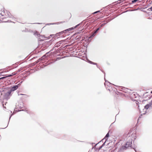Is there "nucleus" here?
<instances>
[{
	"mask_svg": "<svg viewBox=\"0 0 152 152\" xmlns=\"http://www.w3.org/2000/svg\"><path fill=\"white\" fill-rule=\"evenodd\" d=\"M43 57L44 56H42V57L39 58L37 61L31 63L29 64V66L30 67H32L34 66L36 64H37L36 66L34 68L31 69V70L32 71V72H35V71L43 68L44 67L52 63V62H48L45 61L43 58Z\"/></svg>",
	"mask_w": 152,
	"mask_h": 152,
	"instance_id": "obj_1",
	"label": "nucleus"
},
{
	"mask_svg": "<svg viewBox=\"0 0 152 152\" xmlns=\"http://www.w3.org/2000/svg\"><path fill=\"white\" fill-rule=\"evenodd\" d=\"M80 23H79L76 25L75 26L72 27L71 28H69L65 29L64 31L59 32L58 33H57L55 35V36L54 38H58V37H57L60 36L61 35L63 34L62 36H68L70 35V33L71 32V31L75 28H76L78 27V26H80Z\"/></svg>",
	"mask_w": 152,
	"mask_h": 152,
	"instance_id": "obj_2",
	"label": "nucleus"
},
{
	"mask_svg": "<svg viewBox=\"0 0 152 152\" xmlns=\"http://www.w3.org/2000/svg\"><path fill=\"white\" fill-rule=\"evenodd\" d=\"M55 36V35L54 34H51L50 35V36L48 37V39H49V38L50 37H52V39L48 41H45L44 42H43L42 45H41V48L42 50H44L45 49H46L48 48L49 46L51 45L52 42L55 40H56V38L54 39V37Z\"/></svg>",
	"mask_w": 152,
	"mask_h": 152,
	"instance_id": "obj_3",
	"label": "nucleus"
},
{
	"mask_svg": "<svg viewBox=\"0 0 152 152\" xmlns=\"http://www.w3.org/2000/svg\"><path fill=\"white\" fill-rule=\"evenodd\" d=\"M132 139H129L128 141L124 145H123L119 149L118 152H121L123 151L124 150H126L129 147L132 148Z\"/></svg>",
	"mask_w": 152,
	"mask_h": 152,
	"instance_id": "obj_4",
	"label": "nucleus"
},
{
	"mask_svg": "<svg viewBox=\"0 0 152 152\" xmlns=\"http://www.w3.org/2000/svg\"><path fill=\"white\" fill-rule=\"evenodd\" d=\"M23 82V81H21L19 84L17 85L12 86L10 87H7L5 88L3 91H5V90H8L12 93V92L16 90L18 88L20 87Z\"/></svg>",
	"mask_w": 152,
	"mask_h": 152,
	"instance_id": "obj_5",
	"label": "nucleus"
},
{
	"mask_svg": "<svg viewBox=\"0 0 152 152\" xmlns=\"http://www.w3.org/2000/svg\"><path fill=\"white\" fill-rule=\"evenodd\" d=\"M6 90H5V91H5ZM7 90L8 91L4 93V94L3 96V99L4 100H7L12 95V93L8 90Z\"/></svg>",
	"mask_w": 152,
	"mask_h": 152,
	"instance_id": "obj_6",
	"label": "nucleus"
},
{
	"mask_svg": "<svg viewBox=\"0 0 152 152\" xmlns=\"http://www.w3.org/2000/svg\"><path fill=\"white\" fill-rule=\"evenodd\" d=\"M34 34L37 35L38 37H39V41H43L44 39L46 38L47 37L45 36L44 35H41L40 34L38 33L37 32L34 33Z\"/></svg>",
	"mask_w": 152,
	"mask_h": 152,
	"instance_id": "obj_7",
	"label": "nucleus"
},
{
	"mask_svg": "<svg viewBox=\"0 0 152 152\" xmlns=\"http://www.w3.org/2000/svg\"><path fill=\"white\" fill-rule=\"evenodd\" d=\"M55 52H53V56H61V55H60V53H59L60 52H62V51H61L60 50V49L59 48H58L56 50V49H55Z\"/></svg>",
	"mask_w": 152,
	"mask_h": 152,
	"instance_id": "obj_8",
	"label": "nucleus"
},
{
	"mask_svg": "<svg viewBox=\"0 0 152 152\" xmlns=\"http://www.w3.org/2000/svg\"><path fill=\"white\" fill-rule=\"evenodd\" d=\"M24 107L23 103L21 101L17 105H16V108L21 109L23 108Z\"/></svg>",
	"mask_w": 152,
	"mask_h": 152,
	"instance_id": "obj_9",
	"label": "nucleus"
},
{
	"mask_svg": "<svg viewBox=\"0 0 152 152\" xmlns=\"http://www.w3.org/2000/svg\"><path fill=\"white\" fill-rule=\"evenodd\" d=\"M104 79L105 82V83H104V85L106 88V87H107L111 86L112 85H114L113 84L109 82L107 80H106L105 78V77Z\"/></svg>",
	"mask_w": 152,
	"mask_h": 152,
	"instance_id": "obj_10",
	"label": "nucleus"
},
{
	"mask_svg": "<svg viewBox=\"0 0 152 152\" xmlns=\"http://www.w3.org/2000/svg\"><path fill=\"white\" fill-rule=\"evenodd\" d=\"M152 105V99L149 103L147 104L144 106V109L146 110H148Z\"/></svg>",
	"mask_w": 152,
	"mask_h": 152,
	"instance_id": "obj_11",
	"label": "nucleus"
},
{
	"mask_svg": "<svg viewBox=\"0 0 152 152\" xmlns=\"http://www.w3.org/2000/svg\"><path fill=\"white\" fill-rule=\"evenodd\" d=\"M106 89L110 91V92L112 90L114 91H115V90H117V89L115 88H112V86H109V87H107L106 88Z\"/></svg>",
	"mask_w": 152,
	"mask_h": 152,
	"instance_id": "obj_12",
	"label": "nucleus"
},
{
	"mask_svg": "<svg viewBox=\"0 0 152 152\" xmlns=\"http://www.w3.org/2000/svg\"><path fill=\"white\" fill-rule=\"evenodd\" d=\"M110 136L109 132L107 134L104 138L103 140H107L108 138Z\"/></svg>",
	"mask_w": 152,
	"mask_h": 152,
	"instance_id": "obj_13",
	"label": "nucleus"
},
{
	"mask_svg": "<svg viewBox=\"0 0 152 152\" xmlns=\"http://www.w3.org/2000/svg\"><path fill=\"white\" fill-rule=\"evenodd\" d=\"M61 41H59L58 42H57L54 45V48L56 47L58 48L59 46H60L61 44Z\"/></svg>",
	"mask_w": 152,
	"mask_h": 152,
	"instance_id": "obj_14",
	"label": "nucleus"
},
{
	"mask_svg": "<svg viewBox=\"0 0 152 152\" xmlns=\"http://www.w3.org/2000/svg\"><path fill=\"white\" fill-rule=\"evenodd\" d=\"M62 23V22H58L57 23H47L46 24V25H55V24H60V23Z\"/></svg>",
	"mask_w": 152,
	"mask_h": 152,
	"instance_id": "obj_15",
	"label": "nucleus"
},
{
	"mask_svg": "<svg viewBox=\"0 0 152 152\" xmlns=\"http://www.w3.org/2000/svg\"><path fill=\"white\" fill-rule=\"evenodd\" d=\"M117 87H118L119 88L120 90H125L126 89H127V88H126L122 87V86H115Z\"/></svg>",
	"mask_w": 152,
	"mask_h": 152,
	"instance_id": "obj_16",
	"label": "nucleus"
},
{
	"mask_svg": "<svg viewBox=\"0 0 152 152\" xmlns=\"http://www.w3.org/2000/svg\"><path fill=\"white\" fill-rule=\"evenodd\" d=\"M81 38V37L80 35H77L75 37V39L77 40H80Z\"/></svg>",
	"mask_w": 152,
	"mask_h": 152,
	"instance_id": "obj_17",
	"label": "nucleus"
},
{
	"mask_svg": "<svg viewBox=\"0 0 152 152\" xmlns=\"http://www.w3.org/2000/svg\"><path fill=\"white\" fill-rule=\"evenodd\" d=\"M100 28L101 27H99L96 29L93 32L96 34L98 32V31L100 29Z\"/></svg>",
	"mask_w": 152,
	"mask_h": 152,
	"instance_id": "obj_18",
	"label": "nucleus"
},
{
	"mask_svg": "<svg viewBox=\"0 0 152 152\" xmlns=\"http://www.w3.org/2000/svg\"><path fill=\"white\" fill-rule=\"evenodd\" d=\"M7 13L8 16L10 18H13V17L12 16V15H11V14L10 12H7Z\"/></svg>",
	"mask_w": 152,
	"mask_h": 152,
	"instance_id": "obj_19",
	"label": "nucleus"
},
{
	"mask_svg": "<svg viewBox=\"0 0 152 152\" xmlns=\"http://www.w3.org/2000/svg\"><path fill=\"white\" fill-rule=\"evenodd\" d=\"M89 63L91 64L96 65L97 67L98 68H99V67L98 66L97 63L95 62H94L91 61V62H90V63Z\"/></svg>",
	"mask_w": 152,
	"mask_h": 152,
	"instance_id": "obj_20",
	"label": "nucleus"
},
{
	"mask_svg": "<svg viewBox=\"0 0 152 152\" xmlns=\"http://www.w3.org/2000/svg\"><path fill=\"white\" fill-rule=\"evenodd\" d=\"M95 35L96 34H94V33L93 32V33L91 35L89 38H91V39L93 38L95 36Z\"/></svg>",
	"mask_w": 152,
	"mask_h": 152,
	"instance_id": "obj_21",
	"label": "nucleus"
},
{
	"mask_svg": "<svg viewBox=\"0 0 152 152\" xmlns=\"http://www.w3.org/2000/svg\"><path fill=\"white\" fill-rule=\"evenodd\" d=\"M82 32V30H80L79 31H77V32H76L75 33V34H80Z\"/></svg>",
	"mask_w": 152,
	"mask_h": 152,
	"instance_id": "obj_22",
	"label": "nucleus"
},
{
	"mask_svg": "<svg viewBox=\"0 0 152 152\" xmlns=\"http://www.w3.org/2000/svg\"><path fill=\"white\" fill-rule=\"evenodd\" d=\"M138 95H139L137 93H135L133 94V96L134 97L136 98L137 96Z\"/></svg>",
	"mask_w": 152,
	"mask_h": 152,
	"instance_id": "obj_23",
	"label": "nucleus"
},
{
	"mask_svg": "<svg viewBox=\"0 0 152 152\" xmlns=\"http://www.w3.org/2000/svg\"><path fill=\"white\" fill-rule=\"evenodd\" d=\"M120 142H117L116 143L115 145V149H117V148H118V143H119Z\"/></svg>",
	"mask_w": 152,
	"mask_h": 152,
	"instance_id": "obj_24",
	"label": "nucleus"
},
{
	"mask_svg": "<svg viewBox=\"0 0 152 152\" xmlns=\"http://www.w3.org/2000/svg\"><path fill=\"white\" fill-rule=\"evenodd\" d=\"M146 112H147V111H146V110H145V113H143L142 114H141L140 115L139 118H138V120L139 119V118H141V117H142V115L145 114Z\"/></svg>",
	"mask_w": 152,
	"mask_h": 152,
	"instance_id": "obj_25",
	"label": "nucleus"
},
{
	"mask_svg": "<svg viewBox=\"0 0 152 152\" xmlns=\"http://www.w3.org/2000/svg\"><path fill=\"white\" fill-rule=\"evenodd\" d=\"M90 144H91L92 145V146H93V144H95V143H93V142H92V143H89ZM99 144L98 143H97L96 144H95V146H94V147H93H93H94V148H96V146Z\"/></svg>",
	"mask_w": 152,
	"mask_h": 152,
	"instance_id": "obj_26",
	"label": "nucleus"
},
{
	"mask_svg": "<svg viewBox=\"0 0 152 152\" xmlns=\"http://www.w3.org/2000/svg\"><path fill=\"white\" fill-rule=\"evenodd\" d=\"M93 149H94V150L96 151H99V150H98V148H94V147H92V150Z\"/></svg>",
	"mask_w": 152,
	"mask_h": 152,
	"instance_id": "obj_27",
	"label": "nucleus"
},
{
	"mask_svg": "<svg viewBox=\"0 0 152 152\" xmlns=\"http://www.w3.org/2000/svg\"><path fill=\"white\" fill-rule=\"evenodd\" d=\"M124 0H119L117 1L118 2L117 4H120Z\"/></svg>",
	"mask_w": 152,
	"mask_h": 152,
	"instance_id": "obj_28",
	"label": "nucleus"
},
{
	"mask_svg": "<svg viewBox=\"0 0 152 152\" xmlns=\"http://www.w3.org/2000/svg\"><path fill=\"white\" fill-rule=\"evenodd\" d=\"M85 58L86 59V61L88 62V63H90V62H91V61L89 59H88V58L87 57H85Z\"/></svg>",
	"mask_w": 152,
	"mask_h": 152,
	"instance_id": "obj_29",
	"label": "nucleus"
},
{
	"mask_svg": "<svg viewBox=\"0 0 152 152\" xmlns=\"http://www.w3.org/2000/svg\"><path fill=\"white\" fill-rule=\"evenodd\" d=\"M107 141V140H105V141L103 142V144H102V145H101L103 147V146H104L105 145V143Z\"/></svg>",
	"mask_w": 152,
	"mask_h": 152,
	"instance_id": "obj_30",
	"label": "nucleus"
},
{
	"mask_svg": "<svg viewBox=\"0 0 152 152\" xmlns=\"http://www.w3.org/2000/svg\"><path fill=\"white\" fill-rule=\"evenodd\" d=\"M12 75L13 76L14 75H15L17 74V72H15L12 73Z\"/></svg>",
	"mask_w": 152,
	"mask_h": 152,
	"instance_id": "obj_31",
	"label": "nucleus"
},
{
	"mask_svg": "<svg viewBox=\"0 0 152 152\" xmlns=\"http://www.w3.org/2000/svg\"><path fill=\"white\" fill-rule=\"evenodd\" d=\"M147 10L149 11H152V6L150 8H148Z\"/></svg>",
	"mask_w": 152,
	"mask_h": 152,
	"instance_id": "obj_32",
	"label": "nucleus"
},
{
	"mask_svg": "<svg viewBox=\"0 0 152 152\" xmlns=\"http://www.w3.org/2000/svg\"><path fill=\"white\" fill-rule=\"evenodd\" d=\"M12 66L13 67H17L18 66L17 63H15Z\"/></svg>",
	"mask_w": 152,
	"mask_h": 152,
	"instance_id": "obj_33",
	"label": "nucleus"
},
{
	"mask_svg": "<svg viewBox=\"0 0 152 152\" xmlns=\"http://www.w3.org/2000/svg\"><path fill=\"white\" fill-rule=\"evenodd\" d=\"M99 69H100V70H101V71L102 72H103L104 74V77H105V72H104L103 70H101V69H100V68H99Z\"/></svg>",
	"mask_w": 152,
	"mask_h": 152,
	"instance_id": "obj_34",
	"label": "nucleus"
},
{
	"mask_svg": "<svg viewBox=\"0 0 152 152\" xmlns=\"http://www.w3.org/2000/svg\"><path fill=\"white\" fill-rule=\"evenodd\" d=\"M102 148V147L101 145V146H100L99 148H98L97 150L99 151Z\"/></svg>",
	"mask_w": 152,
	"mask_h": 152,
	"instance_id": "obj_35",
	"label": "nucleus"
},
{
	"mask_svg": "<svg viewBox=\"0 0 152 152\" xmlns=\"http://www.w3.org/2000/svg\"><path fill=\"white\" fill-rule=\"evenodd\" d=\"M22 69V68H21V69H19L17 70V71L16 72H17V74L19 72L21 71V69Z\"/></svg>",
	"mask_w": 152,
	"mask_h": 152,
	"instance_id": "obj_36",
	"label": "nucleus"
},
{
	"mask_svg": "<svg viewBox=\"0 0 152 152\" xmlns=\"http://www.w3.org/2000/svg\"><path fill=\"white\" fill-rule=\"evenodd\" d=\"M105 140H103V139L101 141H100V142H99L98 143H99L101 142H104L105 141Z\"/></svg>",
	"mask_w": 152,
	"mask_h": 152,
	"instance_id": "obj_37",
	"label": "nucleus"
},
{
	"mask_svg": "<svg viewBox=\"0 0 152 152\" xmlns=\"http://www.w3.org/2000/svg\"><path fill=\"white\" fill-rule=\"evenodd\" d=\"M100 12V10H98L97 11L95 12H94L93 13L94 14H96V13H97L98 12Z\"/></svg>",
	"mask_w": 152,
	"mask_h": 152,
	"instance_id": "obj_38",
	"label": "nucleus"
},
{
	"mask_svg": "<svg viewBox=\"0 0 152 152\" xmlns=\"http://www.w3.org/2000/svg\"><path fill=\"white\" fill-rule=\"evenodd\" d=\"M13 115V113H12V114L11 115H10V117H9V121H10V119L12 116Z\"/></svg>",
	"mask_w": 152,
	"mask_h": 152,
	"instance_id": "obj_39",
	"label": "nucleus"
},
{
	"mask_svg": "<svg viewBox=\"0 0 152 152\" xmlns=\"http://www.w3.org/2000/svg\"><path fill=\"white\" fill-rule=\"evenodd\" d=\"M4 76L5 77V78H7V77H9L8 74Z\"/></svg>",
	"mask_w": 152,
	"mask_h": 152,
	"instance_id": "obj_40",
	"label": "nucleus"
},
{
	"mask_svg": "<svg viewBox=\"0 0 152 152\" xmlns=\"http://www.w3.org/2000/svg\"><path fill=\"white\" fill-rule=\"evenodd\" d=\"M4 103V102H2V105H3V107L4 108L6 109V107H5L4 106V103Z\"/></svg>",
	"mask_w": 152,
	"mask_h": 152,
	"instance_id": "obj_41",
	"label": "nucleus"
},
{
	"mask_svg": "<svg viewBox=\"0 0 152 152\" xmlns=\"http://www.w3.org/2000/svg\"><path fill=\"white\" fill-rule=\"evenodd\" d=\"M11 22V20H8L7 21H5L4 22L6 23V22Z\"/></svg>",
	"mask_w": 152,
	"mask_h": 152,
	"instance_id": "obj_42",
	"label": "nucleus"
},
{
	"mask_svg": "<svg viewBox=\"0 0 152 152\" xmlns=\"http://www.w3.org/2000/svg\"><path fill=\"white\" fill-rule=\"evenodd\" d=\"M8 75H9V77H12V76H13L12 73H11V74H8Z\"/></svg>",
	"mask_w": 152,
	"mask_h": 152,
	"instance_id": "obj_43",
	"label": "nucleus"
},
{
	"mask_svg": "<svg viewBox=\"0 0 152 152\" xmlns=\"http://www.w3.org/2000/svg\"><path fill=\"white\" fill-rule=\"evenodd\" d=\"M1 79H4L5 78V77H4V76H3V77H1Z\"/></svg>",
	"mask_w": 152,
	"mask_h": 152,
	"instance_id": "obj_44",
	"label": "nucleus"
},
{
	"mask_svg": "<svg viewBox=\"0 0 152 152\" xmlns=\"http://www.w3.org/2000/svg\"><path fill=\"white\" fill-rule=\"evenodd\" d=\"M136 104H137V105H138L139 104V102H138L137 101L136 102Z\"/></svg>",
	"mask_w": 152,
	"mask_h": 152,
	"instance_id": "obj_45",
	"label": "nucleus"
},
{
	"mask_svg": "<svg viewBox=\"0 0 152 152\" xmlns=\"http://www.w3.org/2000/svg\"><path fill=\"white\" fill-rule=\"evenodd\" d=\"M101 91H99V92H97V94H101Z\"/></svg>",
	"mask_w": 152,
	"mask_h": 152,
	"instance_id": "obj_46",
	"label": "nucleus"
},
{
	"mask_svg": "<svg viewBox=\"0 0 152 152\" xmlns=\"http://www.w3.org/2000/svg\"><path fill=\"white\" fill-rule=\"evenodd\" d=\"M147 100H148V99H146V100L144 99V100H143L142 101V102H144V101H147Z\"/></svg>",
	"mask_w": 152,
	"mask_h": 152,
	"instance_id": "obj_47",
	"label": "nucleus"
},
{
	"mask_svg": "<svg viewBox=\"0 0 152 152\" xmlns=\"http://www.w3.org/2000/svg\"><path fill=\"white\" fill-rule=\"evenodd\" d=\"M106 23H102V26H103L104 25H105Z\"/></svg>",
	"mask_w": 152,
	"mask_h": 152,
	"instance_id": "obj_48",
	"label": "nucleus"
},
{
	"mask_svg": "<svg viewBox=\"0 0 152 152\" xmlns=\"http://www.w3.org/2000/svg\"><path fill=\"white\" fill-rule=\"evenodd\" d=\"M36 23V24H42V23Z\"/></svg>",
	"mask_w": 152,
	"mask_h": 152,
	"instance_id": "obj_49",
	"label": "nucleus"
},
{
	"mask_svg": "<svg viewBox=\"0 0 152 152\" xmlns=\"http://www.w3.org/2000/svg\"><path fill=\"white\" fill-rule=\"evenodd\" d=\"M92 150H89L88 152H91Z\"/></svg>",
	"mask_w": 152,
	"mask_h": 152,
	"instance_id": "obj_50",
	"label": "nucleus"
},
{
	"mask_svg": "<svg viewBox=\"0 0 152 152\" xmlns=\"http://www.w3.org/2000/svg\"><path fill=\"white\" fill-rule=\"evenodd\" d=\"M151 98V96H149V97H148V99H150Z\"/></svg>",
	"mask_w": 152,
	"mask_h": 152,
	"instance_id": "obj_51",
	"label": "nucleus"
},
{
	"mask_svg": "<svg viewBox=\"0 0 152 152\" xmlns=\"http://www.w3.org/2000/svg\"><path fill=\"white\" fill-rule=\"evenodd\" d=\"M7 126L5 127L4 128H0V129H5V128H6L7 127Z\"/></svg>",
	"mask_w": 152,
	"mask_h": 152,
	"instance_id": "obj_52",
	"label": "nucleus"
},
{
	"mask_svg": "<svg viewBox=\"0 0 152 152\" xmlns=\"http://www.w3.org/2000/svg\"><path fill=\"white\" fill-rule=\"evenodd\" d=\"M83 57L84 58V59H83V60H85V57L84 56H82V57Z\"/></svg>",
	"mask_w": 152,
	"mask_h": 152,
	"instance_id": "obj_53",
	"label": "nucleus"
},
{
	"mask_svg": "<svg viewBox=\"0 0 152 152\" xmlns=\"http://www.w3.org/2000/svg\"><path fill=\"white\" fill-rule=\"evenodd\" d=\"M63 47V46H62V47ZM65 46H64V47H61V48H65Z\"/></svg>",
	"mask_w": 152,
	"mask_h": 152,
	"instance_id": "obj_54",
	"label": "nucleus"
},
{
	"mask_svg": "<svg viewBox=\"0 0 152 152\" xmlns=\"http://www.w3.org/2000/svg\"><path fill=\"white\" fill-rule=\"evenodd\" d=\"M53 49H53V48L50 51H52V50H53Z\"/></svg>",
	"mask_w": 152,
	"mask_h": 152,
	"instance_id": "obj_55",
	"label": "nucleus"
},
{
	"mask_svg": "<svg viewBox=\"0 0 152 152\" xmlns=\"http://www.w3.org/2000/svg\"><path fill=\"white\" fill-rule=\"evenodd\" d=\"M136 146H134V147L133 148H136Z\"/></svg>",
	"mask_w": 152,
	"mask_h": 152,
	"instance_id": "obj_56",
	"label": "nucleus"
},
{
	"mask_svg": "<svg viewBox=\"0 0 152 152\" xmlns=\"http://www.w3.org/2000/svg\"><path fill=\"white\" fill-rule=\"evenodd\" d=\"M20 95H24V94H20Z\"/></svg>",
	"mask_w": 152,
	"mask_h": 152,
	"instance_id": "obj_57",
	"label": "nucleus"
},
{
	"mask_svg": "<svg viewBox=\"0 0 152 152\" xmlns=\"http://www.w3.org/2000/svg\"><path fill=\"white\" fill-rule=\"evenodd\" d=\"M150 15H152V12L151 13Z\"/></svg>",
	"mask_w": 152,
	"mask_h": 152,
	"instance_id": "obj_58",
	"label": "nucleus"
},
{
	"mask_svg": "<svg viewBox=\"0 0 152 152\" xmlns=\"http://www.w3.org/2000/svg\"><path fill=\"white\" fill-rule=\"evenodd\" d=\"M139 106H138V109H139L140 110V109H139Z\"/></svg>",
	"mask_w": 152,
	"mask_h": 152,
	"instance_id": "obj_59",
	"label": "nucleus"
},
{
	"mask_svg": "<svg viewBox=\"0 0 152 152\" xmlns=\"http://www.w3.org/2000/svg\"><path fill=\"white\" fill-rule=\"evenodd\" d=\"M129 133H128L127 134V136H129Z\"/></svg>",
	"mask_w": 152,
	"mask_h": 152,
	"instance_id": "obj_60",
	"label": "nucleus"
},
{
	"mask_svg": "<svg viewBox=\"0 0 152 152\" xmlns=\"http://www.w3.org/2000/svg\"><path fill=\"white\" fill-rule=\"evenodd\" d=\"M151 93L152 94V91H151Z\"/></svg>",
	"mask_w": 152,
	"mask_h": 152,
	"instance_id": "obj_61",
	"label": "nucleus"
},
{
	"mask_svg": "<svg viewBox=\"0 0 152 152\" xmlns=\"http://www.w3.org/2000/svg\"><path fill=\"white\" fill-rule=\"evenodd\" d=\"M7 102H5V105H6V104H7Z\"/></svg>",
	"mask_w": 152,
	"mask_h": 152,
	"instance_id": "obj_62",
	"label": "nucleus"
},
{
	"mask_svg": "<svg viewBox=\"0 0 152 152\" xmlns=\"http://www.w3.org/2000/svg\"><path fill=\"white\" fill-rule=\"evenodd\" d=\"M25 111H26V112H27V110H25Z\"/></svg>",
	"mask_w": 152,
	"mask_h": 152,
	"instance_id": "obj_63",
	"label": "nucleus"
},
{
	"mask_svg": "<svg viewBox=\"0 0 152 152\" xmlns=\"http://www.w3.org/2000/svg\"><path fill=\"white\" fill-rule=\"evenodd\" d=\"M64 136H66V135H64Z\"/></svg>",
	"mask_w": 152,
	"mask_h": 152,
	"instance_id": "obj_64",
	"label": "nucleus"
}]
</instances>
